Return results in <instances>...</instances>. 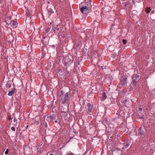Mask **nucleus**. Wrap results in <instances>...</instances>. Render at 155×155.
I'll list each match as a JSON object with an SVG mask.
<instances>
[{
    "instance_id": "1",
    "label": "nucleus",
    "mask_w": 155,
    "mask_h": 155,
    "mask_svg": "<svg viewBox=\"0 0 155 155\" xmlns=\"http://www.w3.org/2000/svg\"><path fill=\"white\" fill-rule=\"evenodd\" d=\"M91 0L89 2L81 3L80 5V10L84 14H87L89 12L92 8Z\"/></svg>"
},
{
    "instance_id": "2",
    "label": "nucleus",
    "mask_w": 155,
    "mask_h": 155,
    "mask_svg": "<svg viewBox=\"0 0 155 155\" xmlns=\"http://www.w3.org/2000/svg\"><path fill=\"white\" fill-rule=\"evenodd\" d=\"M140 76L139 75H134L132 77V85L134 86H135L139 80Z\"/></svg>"
},
{
    "instance_id": "3",
    "label": "nucleus",
    "mask_w": 155,
    "mask_h": 155,
    "mask_svg": "<svg viewBox=\"0 0 155 155\" xmlns=\"http://www.w3.org/2000/svg\"><path fill=\"white\" fill-rule=\"evenodd\" d=\"M58 24H53L52 26V29L51 32L52 33H56V32L59 31V28Z\"/></svg>"
},
{
    "instance_id": "4",
    "label": "nucleus",
    "mask_w": 155,
    "mask_h": 155,
    "mask_svg": "<svg viewBox=\"0 0 155 155\" xmlns=\"http://www.w3.org/2000/svg\"><path fill=\"white\" fill-rule=\"evenodd\" d=\"M64 97L61 99L62 103L63 104L67 103L69 98V94L68 92L66 93L64 95Z\"/></svg>"
},
{
    "instance_id": "5",
    "label": "nucleus",
    "mask_w": 155,
    "mask_h": 155,
    "mask_svg": "<svg viewBox=\"0 0 155 155\" xmlns=\"http://www.w3.org/2000/svg\"><path fill=\"white\" fill-rule=\"evenodd\" d=\"M93 110V105L92 104L88 103L86 110L87 114H90L92 112Z\"/></svg>"
},
{
    "instance_id": "6",
    "label": "nucleus",
    "mask_w": 155,
    "mask_h": 155,
    "mask_svg": "<svg viewBox=\"0 0 155 155\" xmlns=\"http://www.w3.org/2000/svg\"><path fill=\"white\" fill-rule=\"evenodd\" d=\"M137 131L138 134L140 136H144L145 134V133L143 130V127L142 126L138 129Z\"/></svg>"
},
{
    "instance_id": "7",
    "label": "nucleus",
    "mask_w": 155,
    "mask_h": 155,
    "mask_svg": "<svg viewBox=\"0 0 155 155\" xmlns=\"http://www.w3.org/2000/svg\"><path fill=\"white\" fill-rule=\"evenodd\" d=\"M8 25H10L13 28H15L17 27L18 24L16 21L12 20Z\"/></svg>"
},
{
    "instance_id": "8",
    "label": "nucleus",
    "mask_w": 155,
    "mask_h": 155,
    "mask_svg": "<svg viewBox=\"0 0 155 155\" xmlns=\"http://www.w3.org/2000/svg\"><path fill=\"white\" fill-rule=\"evenodd\" d=\"M55 117L53 115H50L49 116H47L46 117V120L47 121L50 122L51 121L54 120Z\"/></svg>"
},
{
    "instance_id": "9",
    "label": "nucleus",
    "mask_w": 155,
    "mask_h": 155,
    "mask_svg": "<svg viewBox=\"0 0 155 155\" xmlns=\"http://www.w3.org/2000/svg\"><path fill=\"white\" fill-rule=\"evenodd\" d=\"M81 46V41H78V43H76L74 45V49H77Z\"/></svg>"
},
{
    "instance_id": "10",
    "label": "nucleus",
    "mask_w": 155,
    "mask_h": 155,
    "mask_svg": "<svg viewBox=\"0 0 155 155\" xmlns=\"http://www.w3.org/2000/svg\"><path fill=\"white\" fill-rule=\"evenodd\" d=\"M127 83V78L125 77H123L121 79V84L122 85H125Z\"/></svg>"
},
{
    "instance_id": "11",
    "label": "nucleus",
    "mask_w": 155,
    "mask_h": 155,
    "mask_svg": "<svg viewBox=\"0 0 155 155\" xmlns=\"http://www.w3.org/2000/svg\"><path fill=\"white\" fill-rule=\"evenodd\" d=\"M142 112L140 111H138V113L139 114V116L140 118L143 119H144V116L142 115Z\"/></svg>"
},
{
    "instance_id": "12",
    "label": "nucleus",
    "mask_w": 155,
    "mask_h": 155,
    "mask_svg": "<svg viewBox=\"0 0 155 155\" xmlns=\"http://www.w3.org/2000/svg\"><path fill=\"white\" fill-rule=\"evenodd\" d=\"M151 10V9L150 7H147L145 9V11L147 14L149 13Z\"/></svg>"
},
{
    "instance_id": "13",
    "label": "nucleus",
    "mask_w": 155,
    "mask_h": 155,
    "mask_svg": "<svg viewBox=\"0 0 155 155\" xmlns=\"http://www.w3.org/2000/svg\"><path fill=\"white\" fill-rule=\"evenodd\" d=\"M14 90L10 91L8 94V95L9 96H11L14 93Z\"/></svg>"
},
{
    "instance_id": "14",
    "label": "nucleus",
    "mask_w": 155,
    "mask_h": 155,
    "mask_svg": "<svg viewBox=\"0 0 155 155\" xmlns=\"http://www.w3.org/2000/svg\"><path fill=\"white\" fill-rule=\"evenodd\" d=\"M63 114L62 115V116L63 117H64V118H66L67 116V114L66 112H64Z\"/></svg>"
},
{
    "instance_id": "15",
    "label": "nucleus",
    "mask_w": 155,
    "mask_h": 155,
    "mask_svg": "<svg viewBox=\"0 0 155 155\" xmlns=\"http://www.w3.org/2000/svg\"><path fill=\"white\" fill-rule=\"evenodd\" d=\"M103 99L104 100L106 98V95L105 93H104L103 94Z\"/></svg>"
},
{
    "instance_id": "16",
    "label": "nucleus",
    "mask_w": 155,
    "mask_h": 155,
    "mask_svg": "<svg viewBox=\"0 0 155 155\" xmlns=\"http://www.w3.org/2000/svg\"><path fill=\"white\" fill-rule=\"evenodd\" d=\"M124 145L125 146V147L126 148H127L129 145V144L128 143H124Z\"/></svg>"
},
{
    "instance_id": "17",
    "label": "nucleus",
    "mask_w": 155,
    "mask_h": 155,
    "mask_svg": "<svg viewBox=\"0 0 155 155\" xmlns=\"http://www.w3.org/2000/svg\"><path fill=\"white\" fill-rule=\"evenodd\" d=\"M122 41L124 44L125 45L127 43V41L125 39H123Z\"/></svg>"
},
{
    "instance_id": "18",
    "label": "nucleus",
    "mask_w": 155,
    "mask_h": 155,
    "mask_svg": "<svg viewBox=\"0 0 155 155\" xmlns=\"http://www.w3.org/2000/svg\"><path fill=\"white\" fill-rule=\"evenodd\" d=\"M11 129L12 131H15V128L14 127H12L11 128Z\"/></svg>"
},
{
    "instance_id": "19",
    "label": "nucleus",
    "mask_w": 155,
    "mask_h": 155,
    "mask_svg": "<svg viewBox=\"0 0 155 155\" xmlns=\"http://www.w3.org/2000/svg\"><path fill=\"white\" fill-rule=\"evenodd\" d=\"M8 150H9L8 149H6V151L5 152V154H7L8 153Z\"/></svg>"
},
{
    "instance_id": "20",
    "label": "nucleus",
    "mask_w": 155,
    "mask_h": 155,
    "mask_svg": "<svg viewBox=\"0 0 155 155\" xmlns=\"http://www.w3.org/2000/svg\"><path fill=\"white\" fill-rule=\"evenodd\" d=\"M142 108L141 107H140L139 108L138 111L142 112Z\"/></svg>"
},
{
    "instance_id": "21",
    "label": "nucleus",
    "mask_w": 155,
    "mask_h": 155,
    "mask_svg": "<svg viewBox=\"0 0 155 155\" xmlns=\"http://www.w3.org/2000/svg\"><path fill=\"white\" fill-rule=\"evenodd\" d=\"M50 30V29L49 28H48L47 29L45 30V31L46 33H48Z\"/></svg>"
},
{
    "instance_id": "22",
    "label": "nucleus",
    "mask_w": 155,
    "mask_h": 155,
    "mask_svg": "<svg viewBox=\"0 0 155 155\" xmlns=\"http://www.w3.org/2000/svg\"><path fill=\"white\" fill-rule=\"evenodd\" d=\"M47 123H46L45 124V125H44V126H45V127L46 128L47 127Z\"/></svg>"
},
{
    "instance_id": "23",
    "label": "nucleus",
    "mask_w": 155,
    "mask_h": 155,
    "mask_svg": "<svg viewBox=\"0 0 155 155\" xmlns=\"http://www.w3.org/2000/svg\"><path fill=\"white\" fill-rule=\"evenodd\" d=\"M16 120V119H15V118H14V119H13V121L15 123V122Z\"/></svg>"
},
{
    "instance_id": "24",
    "label": "nucleus",
    "mask_w": 155,
    "mask_h": 155,
    "mask_svg": "<svg viewBox=\"0 0 155 155\" xmlns=\"http://www.w3.org/2000/svg\"><path fill=\"white\" fill-rule=\"evenodd\" d=\"M54 122L55 123H57L58 122V121L57 120H55V121H54Z\"/></svg>"
},
{
    "instance_id": "25",
    "label": "nucleus",
    "mask_w": 155,
    "mask_h": 155,
    "mask_svg": "<svg viewBox=\"0 0 155 155\" xmlns=\"http://www.w3.org/2000/svg\"><path fill=\"white\" fill-rule=\"evenodd\" d=\"M143 0H139V1L140 2L141 1H142Z\"/></svg>"
},
{
    "instance_id": "26",
    "label": "nucleus",
    "mask_w": 155,
    "mask_h": 155,
    "mask_svg": "<svg viewBox=\"0 0 155 155\" xmlns=\"http://www.w3.org/2000/svg\"><path fill=\"white\" fill-rule=\"evenodd\" d=\"M153 11H152V12H151V14H153Z\"/></svg>"
},
{
    "instance_id": "27",
    "label": "nucleus",
    "mask_w": 155,
    "mask_h": 155,
    "mask_svg": "<svg viewBox=\"0 0 155 155\" xmlns=\"http://www.w3.org/2000/svg\"><path fill=\"white\" fill-rule=\"evenodd\" d=\"M51 24H52V23H50V25H51Z\"/></svg>"
},
{
    "instance_id": "28",
    "label": "nucleus",
    "mask_w": 155,
    "mask_h": 155,
    "mask_svg": "<svg viewBox=\"0 0 155 155\" xmlns=\"http://www.w3.org/2000/svg\"><path fill=\"white\" fill-rule=\"evenodd\" d=\"M49 155H53L52 154H50Z\"/></svg>"
},
{
    "instance_id": "29",
    "label": "nucleus",
    "mask_w": 155,
    "mask_h": 155,
    "mask_svg": "<svg viewBox=\"0 0 155 155\" xmlns=\"http://www.w3.org/2000/svg\"><path fill=\"white\" fill-rule=\"evenodd\" d=\"M146 110H147L148 109V108H146Z\"/></svg>"
},
{
    "instance_id": "30",
    "label": "nucleus",
    "mask_w": 155,
    "mask_h": 155,
    "mask_svg": "<svg viewBox=\"0 0 155 155\" xmlns=\"http://www.w3.org/2000/svg\"><path fill=\"white\" fill-rule=\"evenodd\" d=\"M41 41H42V42H43V40H41Z\"/></svg>"
},
{
    "instance_id": "31",
    "label": "nucleus",
    "mask_w": 155,
    "mask_h": 155,
    "mask_svg": "<svg viewBox=\"0 0 155 155\" xmlns=\"http://www.w3.org/2000/svg\"><path fill=\"white\" fill-rule=\"evenodd\" d=\"M43 38H44L43 39H45V37H44Z\"/></svg>"
}]
</instances>
